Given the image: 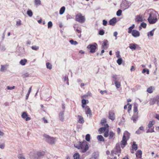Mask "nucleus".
<instances>
[{"label": "nucleus", "mask_w": 159, "mask_h": 159, "mask_svg": "<svg viewBox=\"0 0 159 159\" xmlns=\"http://www.w3.org/2000/svg\"><path fill=\"white\" fill-rule=\"evenodd\" d=\"M29 74L28 73H26L22 75V76L23 78H25L26 77H28L29 76Z\"/></svg>", "instance_id": "obj_52"}, {"label": "nucleus", "mask_w": 159, "mask_h": 159, "mask_svg": "<svg viewBox=\"0 0 159 159\" xmlns=\"http://www.w3.org/2000/svg\"><path fill=\"white\" fill-rule=\"evenodd\" d=\"M142 151L140 150H138L136 153V156L137 159H142Z\"/></svg>", "instance_id": "obj_11"}, {"label": "nucleus", "mask_w": 159, "mask_h": 159, "mask_svg": "<svg viewBox=\"0 0 159 159\" xmlns=\"http://www.w3.org/2000/svg\"><path fill=\"white\" fill-rule=\"evenodd\" d=\"M31 48L33 50L37 51L39 49V46H33L31 47Z\"/></svg>", "instance_id": "obj_37"}, {"label": "nucleus", "mask_w": 159, "mask_h": 159, "mask_svg": "<svg viewBox=\"0 0 159 159\" xmlns=\"http://www.w3.org/2000/svg\"><path fill=\"white\" fill-rule=\"evenodd\" d=\"M146 72H147V74H149V70L148 69L146 70L144 69H143L142 71V72L143 73H145Z\"/></svg>", "instance_id": "obj_44"}, {"label": "nucleus", "mask_w": 159, "mask_h": 159, "mask_svg": "<svg viewBox=\"0 0 159 159\" xmlns=\"http://www.w3.org/2000/svg\"><path fill=\"white\" fill-rule=\"evenodd\" d=\"M155 123V121L154 120H153L150 121L148 124V129L146 131V133H152L154 132V127L153 126Z\"/></svg>", "instance_id": "obj_5"}, {"label": "nucleus", "mask_w": 159, "mask_h": 159, "mask_svg": "<svg viewBox=\"0 0 159 159\" xmlns=\"http://www.w3.org/2000/svg\"><path fill=\"white\" fill-rule=\"evenodd\" d=\"M28 114L25 112H23L21 115L23 119H25L26 121H28L30 120L31 118L30 117H27Z\"/></svg>", "instance_id": "obj_13"}, {"label": "nucleus", "mask_w": 159, "mask_h": 159, "mask_svg": "<svg viewBox=\"0 0 159 159\" xmlns=\"http://www.w3.org/2000/svg\"><path fill=\"white\" fill-rule=\"evenodd\" d=\"M115 134L112 131H110L108 134L109 139H111L115 136Z\"/></svg>", "instance_id": "obj_24"}, {"label": "nucleus", "mask_w": 159, "mask_h": 159, "mask_svg": "<svg viewBox=\"0 0 159 159\" xmlns=\"http://www.w3.org/2000/svg\"><path fill=\"white\" fill-rule=\"evenodd\" d=\"M138 117L139 116L138 113H134L133 116L131 118V120H133L134 123H136L137 121L138 120Z\"/></svg>", "instance_id": "obj_10"}, {"label": "nucleus", "mask_w": 159, "mask_h": 159, "mask_svg": "<svg viewBox=\"0 0 159 159\" xmlns=\"http://www.w3.org/2000/svg\"><path fill=\"white\" fill-rule=\"evenodd\" d=\"M130 134L127 131H125L124 133L122 140L120 142V145L122 148H123L127 144V141L129 139Z\"/></svg>", "instance_id": "obj_2"}, {"label": "nucleus", "mask_w": 159, "mask_h": 159, "mask_svg": "<svg viewBox=\"0 0 159 159\" xmlns=\"http://www.w3.org/2000/svg\"><path fill=\"white\" fill-rule=\"evenodd\" d=\"M106 120L105 119H104L103 120H102L101 121V123L102 124V125H104V126L105 125V124L106 123Z\"/></svg>", "instance_id": "obj_38"}, {"label": "nucleus", "mask_w": 159, "mask_h": 159, "mask_svg": "<svg viewBox=\"0 0 159 159\" xmlns=\"http://www.w3.org/2000/svg\"><path fill=\"white\" fill-rule=\"evenodd\" d=\"M117 32H115L114 33V34H113V35L114 36L116 37L117 36Z\"/></svg>", "instance_id": "obj_64"}, {"label": "nucleus", "mask_w": 159, "mask_h": 159, "mask_svg": "<svg viewBox=\"0 0 159 159\" xmlns=\"http://www.w3.org/2000/svg\"><path fill=\"white\" fill-rule=\"evenodd\" d=\"M131 34L134 37H139L140 35L139 32L136 30H133Z\"/></svg>", "instance_id": "obj_12"}, {"label": "nucleus", "mask_w": 159, "mask_h": 159, "mask_svg": "<svg viewBox=\"0 0 159 159\" xmlns=\"http://www.w3.org/2000/svg\"><path fill=\"white\" fill-rule=\"evenodd\" d=\"M74 159H80V156L78 153H75L73 155Z\"/></svg>", "instance_id": "obj_30"}, {"label": "nucleus", "mask_w": 159, "mask_h": 159, "mask_svg": "<svg viewBox=\"0 0 159 159\" xmlns=\"http://www.w3.org/2000/svg\"><path fill=\"white\" fill-rule=\"evenodd\" d=\"M116 22V19L114 17L111 19L109 21V24L111 25H114Z\"/></svg>", "instance_id": "obj_18"}, {"label": "nucleus", "mask_w": 159, "mask_h": 159, "mask_svg": "<svg viewBox=\"0 0 159 159\" xmlns=\"http://www.w3.org/2000/svg\"><path fill=\"white\" fill-rule=\"evenodd\" d=\"M135 20L137 22H142L143 20L142 16L139 15L136 16Z\"/></svg>", "instance_id": "obj_20"}, {"label": "nucleus", "mask_w": 159, "mask_h": 159, "mask_svg": "<svg viewBox=\"0 0 159 159\" xmlns=\"http://www.w3.org/2000/svg\"><path fill=\"white\" fill-rule=\"evenodd\" d=\"M135 70V68L134 66H131V68L130 69V71H134Z\"/></svg>", "instance_id": "obj_57"}, {"label": "nucleus", "mask_w": 159, "mask_h": 159, "mask_svg": "<svg viewBox=\"0 0 159 159\" xmlns=\"http://www.w3.org/2000/svg\"><path fill=\"white\" fill-rule=\"evenodd\" d=\"M115 85H116V87L117 88H119L120 86V82L117 81H115Z\"/></svg>", "instance_id": "obj_34"}, {"label": "nucleus", "mask_w": 159, "mask_h": 159, "mask_svg": "<svg viewBox=\"0 0 159 159\" xmlns=\"http://www.w3.org/2000/svg\"><path fill=\"white\" fill-rule=\"evenodd\" d=\"M129 48L131 49H135L136 47V44L134 43H131L130 44L129 46Z\"/></svg>", "instance_id": "obj_28"}, {"label": "nucleus", "mask_w": 159, "mask_h": 159, "mask_svg": "<svg viewBox=\"0 0 159 159\" xmlns=\"http://www.w3.org/2000/svg\"><path fill=\"white\" fill-rule=\"evenodd\" d=\"M45 155V152H39L37 153V155L39 157L43 156Z\"/></svg>", "instance_id": "obj_29"}, {"label": "nucleus", "mask_w": 159, "mask_h": 159, "mask_svg": "<svg viewBox=\"0 0 159 159\" xmlns=\"http://www.w3.org/2000/svg\"><path fill=\"white\" fill-rule=\"evenodd\" d=\"M15 87L14 86H13V87H9L7 86V89L9 90H12L15 88Z\"/></svg>", "instance_id": "obj_54"}, {"label": "nucleus", "mask_w": 159, "mask_h": 159, "mask_svg": "<svg viewBox=\"0 0 159 159\" xmlns=\"http://www.w3.org/2000/svg\"><path fill=\"white\" fill-rule=\"evenodd\" d=\"M76 31L78 33L80 34L81 31V29L80 28L79 29H78V28H77L76 29Z\"/></svg>", "instance_id": "obj_55"}, {"label": "nucleus", "mask_w": 159, "mask_h": 159, "mask_svg": "<svg viewBox=\"0 0 159 159\" xmlns=\"http://www.w3.org/2000/svg\"><path fill=\"white\" fill-rule=\"evenodd\" d=\"M75 147L78 149H81L83 152H85L89 149L88 143L85 140L82 142H80L79 144L75 145Z\"/></svg>", "instance_id": "obj_1"}, {"label": "nucleus", "mask_w": 159, "mask_h": 159, "mask_svg": "<svg viewBox=\"0 0 159 159\" xmlns=\"http://www.w3.org/2000/svg\"><path fill=\"white\" fill-rule=\"evenodd\" d=\"M159 99V95H157L154 98L151 99L149 101V104L150 105H154L156 102H158Z\"/></svg>", "instance_id": "obj_9"}, {"label": "nucleus", "mask_w": 159, "mask_h": 159, "mask_svg": "<svg viewBox=\"0 0 159 159\" xmlns=\"http://www.w3.org/2000/svg\"><path fill=\"white\" fill-rule=\"evenodd\" d=\"M138 107H137L135 105L134 106V109H133V111H134V113H138Z\"/></svg>", "instance_id": "obj_35"}, {"label": "nucleus", "mask_w": 159, "mask_h": 159, "mask_svg": "<svg viewBox=\"0 0 159 159\" xmlns=\"http://www.w3.org/2000/svg\"><path fill=\"white\" fill-rule=\"evenodd\" d=\"M132 148L133 150H134L135 151L137 150L138 149V146L136 144V142H133V144L132 145Z\"/></svg>", "instance_id": "obj_22"}, {"label": "nucleus", "mask_w": 159, "mask_h": 159, "mask_svg": "<svg viewBox=\"0 0 159 159\" xmlns=\"http://www.w3.org/2000/svg\"><path fill=\"white\" fill-rule=\"evenodd\" d=\"M70 42L71 44L76 45L78 44V42L76 41H74L72 39L70 40Z\"/></svg>", "instance_id": "obj_36"}, {"label": "nucleus", "mask_w": 159, "mask_h": 159, "mask_svg": "<svg viewBox=\"0 0 159 159\" xmlns=\"http://www.w3.org/2000/svg\"><path fill=\"white\" fill-rule=\"evenodd\" d=\"M75 20L76 21L82 23H84L85 20L84 16L82 15L81 13H78L75 16Z\"/></svg>", "instance_id": "obj_6"}, {"label": "nucleus", "mask_w": 159, "mask_h": 159, "mask_svg": "<svg viewBox=\"0 0 159 159\" xmlns=\"http://www.w3.org/2000/svg\"><path fill=\"white\" fill-rule=\"evenodd\" d=\"M109 118L112 120H113L115 119V113L113 111H110L109 112Z\"/></svg>", "instance_id": "obj_16"}, {"label": "nucleus", "mask_w": 159, "mask_h": 159, "mask_svg": "<svg viewBox=\"0 0 159 159\" xmlns=\"http://www.w3.org/2000/svg\"><path fill=\"white\" fill-rule=\"evenodd\" d=\"M134 25L133 24L131 26L129 27L128 28V33L129 34L131 33L132 32V29L134 28Z\"/></svg>", "instance_id": "obj_27"}, {"label": "nucleus", "mask_w": 159, "mask_h": 159, "mask_svg": "<svg viewBox=\"0 0 159 159\" xmlns=\"http://www.w3.org/2000/svg\"><path fill=\"white\" fill-rule=\"evenodd\" d=\"M121 13L122 11L121 10H119L117 11L116 15L117 16H120L121 15Z\"/></svg>", "instance_id": "obj_43"}, {"label": "nucleus", "mask_w": 159, "mask_h": 159, "mask_svg": "<svg viewBox=\"0 0 159 159\" xmlns=\"http://www.w3.org/2000/svg\"><path fill=\"white\" fill-rule=\"evenodd\" d=\"M6 67L2 65H1V68L0 70L1 71H3L5 70H6Z\"/></svg>", "instance_id": "obj_47"}, {"label": "nucleus", "mask_w": 159, "mask_h": 159, "mask_svg": "<svg viewBox=\"0 0 159 159\" xmlns=\"http://www.w3.org/2000/svg\"><path fill=\"white\" fill-rule=\"evenodd\" d=\"M27 14L29 16L31 17L33 15V13L31 10H29L27 11Z\"/></svg>", "instance_id": "obj_39"}, {"label": "nucleus", "mask_w": 159, "mask_h": 159, "mask_svg": "<svg viewBox=\"0 0 159 159\" xmlns=\"http://www.w3.org/2000/svg\"><path fill=\"white\" fill-rule=\"evenodd\" d=\"M108 41L107 40H105L103 41L102 44V48L103 49H106L107 48Z\"/></svg>", "instance_id": "obj_17"}, {"label": "nucleus", "mask_w": 159, "mask_h": 159, "mask_svg": "<svg viewBox=\"0 0 159 159\" xmlns=\"http://www.w3.org/2000/svg\"><path fill=\"white\" fill-rule=\"evenodd\" d=\"M148 21L150 24H154L157 21V13L155 11H152L150 13Z\"/></svg>", "instance_id": "obj_3"}, {"label": "nucleus", "mask_w": 159, "mask_h": 159, "mask_svg": "<svg viewBox=\"0 0 159 159\" xmlns=\"http://www.w3.org/2000/svg\"><path fill=\"white\" fill-rule=\"evenodd\" d=\"M109 129V125L107 124H106L104 127L100 128L98 129V131L100 134L104 132V137H107L108 136Z\"/></svg>", "instance_id": "obj_4"}, {"label": "nucleus", "mask_w": 159, "mask_h": 159, "mask_svg": "<svg viewBox=\"0 0 159 159\" xmlns=\"http://www.w3.org/2000/svg\"><path fill=\"white\" fill-rule=\"evenodd\" d=\"M35 4L36 5H40L41 4V2L40 0H36L34 1Z\"/></svg>", "instance_id": "obj_40"}, {"label": "nucleus", "mask_w": 159, "mask_h": 159, "mask_svg": "<svg viewBox=\"0 0 159 159\" xmlns=\"http://www.w3.org/2000/svg\"><path fill=\"white\" fill-rule=\"evenodd\" d=\"M43 120L44 121V123H48V121H47V120L44 117H43Z\"/></svg>", "instance_id": "obj_62"}, {"label": "nucleus", "mask_w": 159, "mask_h": 159, "mask_svg": "<svg viewBox=\"0 0 159 159\" xmlns=\"http://www.w3.org/2000/svg\"><path fill=\"white\" fill-rule=\"evenodd\" d=\"M97 44L95 43L94 44H89L88 45L87 48L90 50V52L94 53L95 52L97 48Z\"/></svg>", "instance_id": "obj_8"}, {"label": "nucleus", "mask_w": 159, "mask_h": 159, "mask_svg": "<svg viewBox=\"0 0 159 159\" xmlns=\"http://www.w3.org/2000/svg\"><path fill=\"white\" fill-rule=\"evenodd\" d=\"M127 105H129V106H128V111L129 112V111L131 109V108H132V105H129V103H127Z\"/></svg>", "instance_id": "obj_51"}, {"label": "nucleus", "mask_w": 159, "mask_h": 159, "mask_svg": "<svg viewBox=\"0 0 159 159\" xmlns=\"http://www.w3.org/2000/svg\"><path fill=\"white\" fill-rule=\"evenodd\" d=\"M27 62V60L25 59L21 60L20 61V64L22 66H24Z\"/></svg>", "instance_id": "obj_25"}, {"label": "nucleus", "mask_w": 159, "mask_h": 159, "mask_svg": "<svg viewBox=\"0 0 159 159\" xmlns=\"http://www.w3.org/2000/svg\"><path fill=\"white\" fill-rule=\"evenodd\" d=\"M122 61V60L121 58H119L117 60V62L119 65L121 64Z\"/></svg>", "instance_id": "obj_41"}, {"label": "nucleus", "mask_w": 159, "mask_h": 159, "mask_svg": "<svg viewBox=\"0 0 159 159\" xmlns=\"http://www.w3.org/2000/svg\"><path fill=\"white\" fill-rule=\"evenodd\" d=\"M154 29H153L152 31L148 32V37H149L150 36H152L154 34Z\"/></svg>", "instance_id": "obj_33"}, {"label": "nucleus", "mask_w": 159, "mask_h": 159, "mask_svg": "<svg viewBox=\"0 0 159 159\" xmlns=\"http://www.w3.org/2000/svg\"><path fill=\"white\" fill-rule=\"evenodd\" d=\"M154 87L152 86H150L147 89V92L149 93H152L153 91Z\"/></svg>", "instance_id": "obj_23"}, {"label": "nucleus", "mask_w": 159, "mask_h": 159, "mask_svg": "<svg viewBox=\"0 0 159 159\" xmlns=\"http://www.w3.org/2000/svg\"><path fill=\"white\" fill-rule=\"evenodd\" d=\"M65 10V8L64 7H63L61 8L59 11L60 14H62L64 12Z\"/></svg>", "instance_id": "obj_32"}, {"label": "nucleus", "mask_w": 159, "mask_h": 159, "mask_svg": "<svg viewBox=\"0 0 159 159\" xmlns=\"http://www.w3.org/2000/svg\"><path fill=\"white\" fill-rule=\"evenodd\" d=\"M107 92L106 90H104V91L101 90L100 91V93L102 94H103L104 93H107Z\"/></svg>", "instance_id": "obj_61"}, {"label": "nucleus", "mask_w": 159, "mask_h": 159, "mask_svg": "<svg viewBox=\"0 0 159 159\" xmlns=\"http://www.w3.org/2000/svg\"><path fill=\"white\" fill-rule=\"evenodd\" d=\"M21 21L20 20H19L16 22V25H20L21 24Z\"/></svg>", "instance_id": "obj_56"}, {"label": "nucleus", "mask_w": 159, "mask_h": 159, "mask_svg": "<svg viewBox=\"0 0 159 159\" xmlns=\"http://www.w3.org/2000/svg\"><path fill=\"white\" fill-rule=\"evenodd\" d=\"M18 158L19 159H25V157L23 156L21 154H20L18 156Z\"/></svg>", "instance_id": "obj_50"}, {"label": "nucleus", "mask_w": 159, "mask_h": 159, "mask_svg": "<svg viewBox=\"0 0 159 159\" xmlns=\"http://www.w3.org/2000/svg\"><path fill=\"white\" fill-rule=\"evenodd\" d=\"M120 129L119 128H118L117 129V132L118 134H120Z\"/></svg>", "instance_id": "obj_60"}, {"label": "nucleus", "mask_w": 159, "mask_h": 159, "mask_svg": "<svg viewBox=\"0 0 159 159\" xmlns=\"http://www.w3.org/2000/svg\"><path fill=\"white\" fill-rule=\"evenodd\" d=\"M5 146V145L4 144H0V148L2 149L4 148Z\"/></svg>", "instance_id": "obj_58"}, {"label": "nucleus", "mask_w": 159, "mask_h": 159, "mask_svg": "<svg viewBox=\"0 0 159 159\" xmlns=\"http://www.w3.org/2000/svg\"><path fill=\"white\" fill-rule=\"evenodd\" d=\"M78 116L79 119L78 122L81 124L84 123V121L83 117L80 115H78Z\"/></svg>", "instance_id": "obj_21"}, {"label": "nucleus", "mask_w": 159, "mask_h": 159, "mask_svg": "<svg viewBox=\"0 0 159 159\" xmlns=\"http://www.w3.org/2000/svg\"><path fill=\"white\" fill-rule=\"evenodd\" d=\"M43 136L45 138L46 141L49 143L52 144H54L55 142V139L52 137H50L47 134H44Z\"/></svg>", "instance_id": "obj_7"}, {"label": "nucleus", "mask_w": 159, "mask_h": 159, "mask_svg": "<svg viewBox=\"0 0 159 159\" xmlns=\"http://www.w3.org/2000/svg\"><path fill=\"white\" fill-rule=\"evenodd\" d=\"M139 130H144V127L143 126H141L139 128Z\"/></svg>", "instance_id": "obj_63"}, {"label": "nucleus", "mask_w": 159, "mask_h": 159, "mask_svg": "<svg viewBox=\"0 0 159 159\" xmlns=\"http://www.w3.org/2000/svg\"><path fill=\"white\" fill-rule=\"evenodd\" d=\"M81 98H82L81 102L82 104V107L83 108H85V106L86 105V104L89 103V101L88 100H86L84 99L83 96H82Z\"/></svg>", "instance_id": "obj_14"}, {"label": "nucleus", "mask_w": 159, "mask_h": 159, "mask_svg": "<svg viewBox=\"0 0 159 159\" xmlns=\"http://www.w3.org/2000/svg\"><path fill=\"white\" fill-rule=\"evenodd\" d=\"M64 111H61L59 113V120L62 121H63L64 120Z\"/></svg>", "instance_id": "obj_19"}, {"label": "nucleus", "mask_w": 159, "mask_h": 159, "mask_svg": "<svg viewBox=\"0 0 159 159\" xmlns=\"http://www.w3.org/2000/svg\"><path fill=\"white\" fill-rule=\"evenodd\" d=\"M48 28H50L52 26V24L51 21H50L48 23Z\"/></svg>", "instance_id": "obj_46"}, {"label": "nucleus", "mask_w": 159, "mask_h": 159, "mask_svg": "<svg viewBox=\"0 0 159 159\" xmlns=\"http://www.w3.org/2000/svg\"><path fill=\"white\" fill-rule=\"evenodd\" d=\"M99 34L101 35H103L104 34V30H100L99 32Z\"/></svg>", "instance_id": "obj_45"}, {"label": "nucleus", "mask_w": 159, "mask_h": 159, "mask_svg": "<svg viewBox=\"0 0 159 159\" xmlns=\"http://www.w3.org/2000/svg\"><path fill=\"white\" fill-rule=\"evenodd\" d=\"M97 139L100 141H104V139L102 135H98L97 137Z\"/></svg>", "instance_id": "obj_26"}, {"label": "nucleus", "mask_w": 159, "mask_h": 159, "mask_svg": "<svg viewBox=\"0 0 159 159\" xmlns=\"http://www.w3.org/2000/svg\"><path fill=\"white\" fill-rule=\"evenodd\" d=\"M90 135L89 134H87L85 136V139L88 141L90 140Z\"/></svg>", "instance_id": "obj_42"}, {"label": "nucleus", "mask_w": 159, "mask_h": 159, "mask_svg": "<svg viewBox=\"0 0 159 159\" xmlns=\"http://www.w3.org/2000/svg\"><path fill=\"white\" fill-rule=\"evenodd\" d=\"M64 81H67V84L68 85H69L68 79L67 76H65L64 77Z\"/></svg>", "instance_id": "obj_48"}, {"label": "nucleus", "mask_w": 159, "mask_h": 159, "mask_svg": "<svg viewBox=\"0 0 159 159\" xmlns=\"http://www.w3.org/2000/svg\"><path fill=\"white\" fill-rule=\"evenodd\" d=\"M147 25L144 22H142L141 24V26H142L143 28H145L146 27Z\"/></svg>", "instance_id": "obj_49"}, {"label": "nucleus", "mask_w": 159, "mask_h": 159, "mask_svg": "<svg viewBox=\"0 0 159 159\" xmlns=\"http://www.w3.org/2000/svg\"><path fill=\"white\" fill-rule=\"evenodd\" d=\"M46 67L47 68L51 70L52 69V66L49 62H47L46 64Z\"/></svg>", "instance_id": "obj_31"}, {"label": "nucleus", "mask_w": 159, "mask_h": 159, "mask_svg": "<svg viewBox=\"0 0 159 159\" xmlns=\"http://www.w3.org/2000/svg\"><path fill=\"white\" fill-rule=\"evenodd\" d=\"M107 24V21L105 20H103V25L104 26H106Z\"/></svg>", "instance_id": "obj_53"}, {"label": "nucleus", "mask_w": 159, "mask_h": 159, "mask_svg": "<svg viewBox=\"0 0 159 159\" xmlns=\"http://www.w3.org/2000/svg\"><path fill=\"white\" fill-rule=\"evenodd\" d=\"M84 108H85V113L87 115H92L91 111L89 106H87Z\"/></svg>", "instance_id": "obj_15"}, {"label": "nucleus", "mask_w": 159, "mask_h": 159, "mask_svg": "<svg viewBox=\"0 0 159 159\" xmlns=\"http://www.w3.org/2000/svg\"><path fill=\"white\" fill-rule=\"evenodd\" d=\"M155 118L159 120V115L157 114H156L155 115Z\"/></svg>", "instance_id": "obj_59"}]
</instances>
